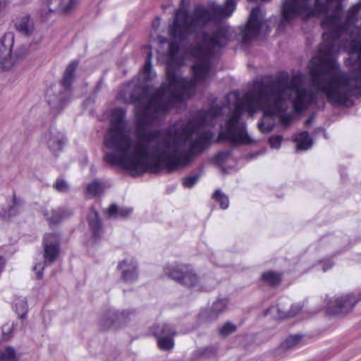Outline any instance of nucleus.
Wrapping results in <instances>:
<instances>
[{
    "instance_id": "f257e3e1",
    "label": "nucleus",
    "mask_w": 361,
    "mask_h": 361,
    "mask_svg": "<svg viewBox=\"0 0 361 361\" xmlns=\"http://www.w3.org/2000/svg\"><path fill=\"white\" fill-rule=\"evenodd\" d=\"M335 42L324 41L317 60L312 61L309 66V74L314 86L326 95L331 105L343 106L350 101L351 97L361 96V62L358 61L359 53L353 49L352 41L351 53L357 54V57L350 63L349 73H331V71L340 69L334 56Z\"/></svg>"
},
{
    "instance_id": "f03ea898",
    "label": "nucleus",
    "mask_w": 361,
    "mask_h": 361,
    "mask_svg": "<svg viewBox=\"0 0 361 361\" xmlns=\"http://www.w3.org/2000/svg\"><path fill=\"white\" fill-rule=\"evenodd\" d=\"M166 82H163L148 97L147 103L141 112L135 113L139 127L151 126L159 114H166L175 104L183 100L184 91L195 90L197 82L194 78L178 77L176 69L170 63L166 68Z\"/></svg>"
},
{
    "instance_id": "7ed1b4c3",
    "label": "nucleus",
    "mask_w": 361,
    "mask_h": 361,
    "mask_svg": "<svg viewBox=\"0 0 361 361\" xmlns=\"http://www.w3.org/2000/svg\"><path fill=\"white\" fill-rule=\"evenodd\" d=\"M147 144L137 143L135 152L130 156H127L130 149L124 152L116 149V152H106L103 157V161L109 165L118 166L125 170L135 173L137 176H142L147 173L158 174L162 170L171 173L168 166L169 157H171L170 152H164L157 155L154 161L148 162L147 159L149 153Z\"/></svg>"
},
{
    "instance_id": "20e7f679",
    "label": "nucleus",
    "mask_w": 361,
    "mask_h": 361,
    "mask_svg": "<svg viewBox=\"0 0 361 361\" xmlns=\"http://www.w3.org/2000/svg\"><path fill=\"white\" fill-rule=\"evenodd\" d=\"M229 40L228 30L221 27L211 35L204 32L202 39L190 48V54L196 60L190 66L195 80L203 82L208 78L212 68V59L216 54L215 49L225 47Z\"/></svg>"
},
{
    "instance_id": "39448f33",
    "label": "nucleus",
    "mask_w": 361,
    "mask_h": 361,
    "mask_svg": "<svg viewBox=\"0 0 361 361\" xmlns=\"http://www.w3.org/2000/svg\"><path fill=\"white\" fill-rule=\"evenodd\" d=\"M243 103H238L235 106L234 110L228 115L225 123V131L219 133L216 142L226 140L234 145H250L253 140L246 131V125L244 122H240L242 112L245 108L247 111L253 113L255 111L254 102H259L255 97L254 93H247Z\"/></svg>"
},
{
    "instance_id": "423d86ee",
    "label": "nucleus",
    "mask_w": 361,
    "mask_h": 361,
    "mask_svg": "<svg viewBox=\"0 0 361 361\" xmlns=\"http://www.w3.org/2000/svg\"><path fill=\"white\" fill-rule=\"evenodd\" d=\"M213 17L212 6L206 8L202 6H195L190 14L187 9L178 8L175 13L173 24L170 26V35L181 41H185L195 34L199 28L209 23Z\"/></svg>"
},
{
    "instance_id": "0eeeda50",
    "label": "nucleus",
    "mask_w": 361,
    "mask_h": 361,
    "mask_svg": "<svg viewBox=\"0 0 361 361\" xmlns=\"http://www.w3.org/2000/svg\"><path fill=\"white\" fill-rule=\"evenodd\" d=\"M285 87L286 83L282 79L267 84L259 83L255 90V97L267 104L264 111L265 116L273 117L286 111L283 97Z\"/></svg>"
},
{
    "instance_id": "6e6552de",
    "label": "nucleus",
    "mask_w": 361,
    "mask_h": 361,
    "mask_svg": "<svg viewBox=\"0 0 361 361\" xmlns=\"http://www.w3.org/2000/svg\"><path fill=\"white\" fill-rule=\"evenodd\" d=\"M111 128L104 137V145L110 149H121L124 152L132 147V139L126 133V111L115 109L111 115Z\"/></svg>"
},
{
    "instance_id": "1a4fd4ad",
    "label": "nucleus",
    "mask_w": 361,
    "mask_h": 361,
    "mask_svg": "<svg viewBox=\"0 0 361 361\" xmlns=\"http://www.w3.org/2000/svg\"><path fill=\"white\" fill-rule=\"evenodd\" d=\"M212 138V132L205 130L202 132L198 137L190 143L187 151L180 153L176 151L170 152L171 157H169L168 163L169 171L173 173L190 165L195 157L202 153L210 146Z\"/></svg>"
},
{
    "instance_id": "9d476101",
    "label": "nucleus",
    "mask_w": 361,
    "mask_h": 361,
    "mask_svg": "<svg viewBox=\"0 0 361 361\" xmlns=\"http://www.w3.org/2000/svg\"><path fill=\"white\" fill-rule=\"evenodd\" d=\"M317 11L312 4V0H283L281 4V17L285 21L296 18L304 20L316 16Z\"/></svg>"
},
{
    "instance_id": "9b49d317",
    "label": "nucleus",
    "mask_w": 361,
    "mask_h": 361,
    "mask_svg": "<svg viewBox=\"0 0 361 361\" xmlns=\"http://www.w3.org/2000/svg\"><path fill=\"white\" fill-rule=\"evenodd\" d=\"M164 273L168 278L189 288L195 287L200 282V277L188 264H168L164 268Z\"/></svg>"
},
{
    "instance_id": "f8f14e48",
    "label": "nucleus",
    "mask_w": 361,
    "mask_h": 361,
    "mask_svg": "<svg viewBox=\"0 0 361 361\" xmlns=\"http://www.w3.org/2000/svg\"><path fill=\"white\" fill-rule=\"evenodd\" d=\"M288 87L295 92V97L292 100L294 113L300 114L307 110L310 105L316 102L315 93L298 85L294 80L290 82Z\"/></svg>"
},
{
    "instance_id": "ddd939ff",
    "label": "nucleus",
    "mask_w": 361,
    "mask_h": 361,
    "mask_svg": "<svg viewBox=\"0 0 361 361\" xmlns=\"http://www.w3.org/2000/svg\"><path fill=\"white\" fill-rule=\"evenodd\" d=\"M61 237L57 233H47L42 238L43 258L47 265L54 264L61 254Z\"/></svg>"
},
{
    "instance_id": "4468645a",
    "label": "nucleus",
    "mask_w": 361,
    "mask_h": 361,
    "mask_svg": "<svg viewBox=\"0 0 361 361\" xmlns=\"http://www.w3.org/2000/svg\"><path fill=\"white\" fill-rule=\"evenodd\" d=\"M359 300L353 294L342 295L331 302L326 309V312L329 315L333 316L344 315L353 309Z\"/></svg>"
},
{
    "instance_id": "2eb2a0df",
    "label": "nucleus",
    "mask_w": 361,
    "mask_h": 361,
    "mask_svg": "<svg viewBox=\"0 0 361 361\" xmlns=\"http://www.w3.org/2000/svg\"><path fill=\"white\" fill-rule=\"evenodd\" d=\"M260 8L255 7L252 9L249 19L245 25L243 32V42H248L256 37L262 28V21L259 16Z\"/></svg>"
},
{
    "instance_id": "dca6fc26",
    "label": "nucleus",
    "mask_w": 361,
    "mask_h": 361,
    "mask_svg": "<svg viewBox=\"0 0 361 361\" xmlns=\"http://www.w3.org/2000/svg\"><path fill=\"white\" fill-rule=\"evenodd\" d=\"M14 44V34L6 32L1 39L0 63L3 70L8 71L13 67L11 50Z\"/></svg>"
},
{
    "instance_id": "f3484780",
    "label": "nucleus",
    "mask_w": 361,
    "mask_h": 361,
    "mask_svg": "<svg viewBox=\"0 0 361 361\" xmlns=\"http://www.w3.org/2000/svg\"><path fill=\"white\" fill-rule=\"evenodd\" d=\"M87 220L92 234V238L94 240H100L102 235L103 224L99 212L94 208L91 209L87 216Z\"/></svg>"
},
{
    "instance_id": "a211bd4d",
    "label": "nucleus",
    "mask_w": 361,
    "mask_h": 361,
    "mask_svg": "<svg viewBox=\"0 0 361 361\" xmlns=\"http://www.w3.org/2000/svg\"><path fill=\"white\" fill-rule=\"evenodd\" d=\"M79 66V61L77 60L72 61L66 67L63 77L60 80V85L63 90L70 92L72 84L75 78V71Z\"/></svg>"
},
{
    "instance_id": "6ab92c4d",
    "label": "nucleus",
    "mask_w": 361,
    "mask_h": 361,
    "mask_svg": "<svg viewBox=\"0 0 361 361\" xmlns=\"http://www.w3.org/2000/svg\"><path fill=\"white\" fill-rule=\"evenodd\" d=\"M79 0H49L47 6L50 12L68 13L71 11Z\"/></svg>"
},
{
    "instance_id": "aec40b11",
    "label": "nucleus",
    "mask_w": 361,
    "mask_h": 361,
    "mask_svg": "<svg viewBox=\"0 0 361 361\" xmlns=\"http://www.w3.org/2000/svg\"><path fill=\"white\" fill-rule=\"evenodd\" d=\"M130 312L123 310L121 312L109 311L104 315L100 320V327L102 330H107L113 326L116 322L121 320L126 315H128Z\"/></svg>"
},
{
    "instance_id": "412c9836",
    "label": "nucleus",
    "mask_w": 361,
    "mask_h": 361,
    "mask_svg": "<svg viewBox=\"0 0 361 361\" xmlns=\"http://www.w3.org/2000/svg\"><path fill=\"white\" fill-rule=\"evenodd\" d=\"M127 268L121 272V279L124 282H134L137 279V269L135 264L133 263L128 264L126 260H123L118 263V269H122Z\"/></svg>"
},
{
    "instance_id": "4be33fe9",
    "label": "nucleus",
    "mask_w": 361,
    "mask_h": 361,
    "mask_svg": "<svg viewBox=\"0 0 361 361\" xmlns=\"http://www.w3.org/2000/svg\"><path fill=\"white\" fill-rule=\"evenodd\" d=\"M283 277V272L269 269L262 274L260 280L269 286L275 288L281 283Z\"/></svg>"
},
{
    "instance_id": "5701e85b",
    "label": "nucleus",
    "mask_w": 361,
    "mask_h": 361,
    "mask_svg": "<svg viewBox=\"0 0 361 361\" xmlns=\"http://www.w3.org/2000/svg\"><path fill=\"white\" fill-rule=\"evenodd\" d=\"M152 332L156 339L160 338L176 336L177 332L173 326L169 324H157L152 326Z\"/></svg>"
},
{
    "instance_id": "b1692460",
    "label": "nucleus",
    "mask_w": 361,
    "mask_h": 361,
    "mask_svg": "<svg viewBox=\"0 0 361 361\" xmlns=\"http://www.w3.org/2000/svg\"><path fill=\"white\" fill-rule=\"evenodd\" d=\"M16 30L25 36H30L34 29L33 23L30 21V16L25 15L17 18L14 21Z\"/></svg>"
},
{
    "instance_id": "393cba45",
    "label": "nucleus",
    "mask_w": 361,
    "mask_h": 361,
    "mask_svg": "<svg viewBox=\"0 0 361 361\" xmlns=\"http://www.w3.org/2000/svg\"><path fill=\"white\" fill-rule=\"evenodd\" d=\"M44 215L48 221L49 226L52 227L60 224L66 215V212L63 209H58L56 210H51L50 212L45 211Z\"/></svg>"
},
{
    "instance_id": "a878e982",
    "label": "nucleus",
    "mask_w": 361,
    "mask_h": 361,
    "mask_svg": "<svg viewBox=\"0 0 361 361\" xmlns=\"http://www.w3.org/2000/svg\"><path fill=\"white\" fill-rule=\"evenodd\" d=\"M295 142L297 144V149L300 151L307 150L313 145V140L307 131H302L297 134Z\"/></svg>"
},
{
    "instance_id": "bb28decb",
    "label": "nucleus",
    "mask_w": 361,
    "mask_h": 361,
    "mask_svg": "<svg viewBox=\"0 0 361 361\" xmlns=\"http://www.w3.org/2000/svg\"><path fill=\"white\" fill-rule=\"evenodd\" d=\"M321 26L324 29L336 27H345V23L341 22V16L336 13L324 17L321 21Z\"/></svg>"
},
{
    "instance_id": "cd10ccee",
    "label": "nucleus",
    "mask_w": 361,
    "mask_h": 361,
    "mask_svg": "<svg viewBox=\"0 0 361 361\" xmlns=\"http://www.w3.org/2000/svg\"><path fill=\"white\" fill-rule=\"evenodd\" d=\"M228 300L226 298L219 299L216 300L211 307L209 313V318L210 319H216L219 317V314L224 312L228 306Z\"/></svg>"
},
{
    "instance_id": "c85d7f7f",
    "label": "nucleus",
    "mask_w": 361,
    "mask_h": 361,
    "mask_svg": "<svg viewBox=\"0 0 361 361\" xmlns=\"http://www.w3.org/2000/svg\"><path fill=\"white\" fill-rule=\"evenodd\" d=\"M132 209L126 207H118L116 204H112L107 209V214L110 218H126L132 213Z\"/></svg>"
},
{
    "instance_id": "c756f323",
    "label": "nucleus",
    "mask_w": 361,
    "mask_h": 361,
    "mask_svg": "<svg viewBox=\"0 0 361 361\" xmlns=\"http://www.w3.org/2000/svg\"><path fill=\"white\" fill-rule=\"evenodd\" d=\"M329 30L324 32L322 35L324 41H334L336 42L340 39L342 34L347 30L348 26L345 27H336L331 28H326Z\"/></svg>"
},
{
    "instance_id": "7c9ffc66",
    "label": "nucleus",
    "mask_w": 361,
    "mask_h": 361,
    "mask_svg": "<svg viewBox=\"0 0 361 361\" xmlns=\"http://www.w3.org/2000/svg\"><path fill=\"white\" fill-rule=\"evenodd\" d=\"M161 136V130H154L150 132L140 131L139 130L137 132V137L139 140H143L147 144L159 139Z\"/></svg>"
},
{
    "instance_id": "2f4dec72",
    "label": "nucleus",
    "mask_w": 361,
    "mask_h": 361,
    "mask_svg": "<svg viewBox=\"0 0 361 361\" xmlns=\"http://www.w3.org/2000/svg\"><path fill=\"white\" fill-rule=\"evenodd\" d=\"M361 10V1L353 4L347 11L345 17V23L352 24L357 18V15Z\"/></svg>"
},
{
    "instance_id": "473e14b6",
    "label": "nucleus",
    "mask_w": 361,
    "mask_h": 361,
    "mask_svg": "<svg viewBox=\"0 0 361 361\" xmlns=\"http://www.w3.org/2000/svg\"><path fill=\"white\" fill-rule=\"evenodd\" d=\"M212 198L219 204V207L222 209H226L229 206V200L220 189H216L212 194Z\"/></svg>"
},
{
    "instance_id": "72a5a7b5",
    "label": "nucleus",
    "mask_w": 361,
    "mask_h": 361,
    "mask_svg": "<svg viewBox=\"0 0 361 361\" xmlns=\"http://www.w3.org/2000/svg\"><path fill=\"white\" fill-rule=\"evenodd\" d=\"M102 190V183L98 180H93L86 186V193L88 198H93L101 193Z\"/></svg>"
},
{
    "instance_id": "f704fd0d",
    "label": "nucleus",
    "mask_w": 361,
    "mask_h": 361,
    "mask_svg": "<svg viewBox=\"0 0 361 361\" xmlns=\"http://www.w3.org/2000/svg\"><path fill=\"white\" fill-rule=\"evenodd\" d=\"M176 336H171L165 338H160L157 339V346L161 350H170L174 347V337Z\"/></svg>"
},
{
    "instance_id": "c9c22d12",
    "label": "nucleus",
    "mask_w": 361,
    "mask_h": 361,
    "mask_svg": "<svg viewBox=\"0 0 361 361\" xmlns=\"http://www.w3.org/2000/svg\"><path fill=\"white\" fill-rule=\"evenodd\" d=\"M199 130L198 127L194 123V121H189L183 127L181 136L185 140H189L192 135Z\"/></svg>"
},
{
    "instance_id": "e433bc0d",
    "label": "nucleus",
    "mask_w": 361,
    "mask_h": 361,
    "mask_svg": "<svg viewBox=\"0 0 361 361\" xmlns=\"http://www.w3.org/2000/svg\"><path fill=\"white\" fill-rule=\"evenodd\" d=\"M0 361H18L16 350L10 346L4 350H0Z\"/></svg>"
},
{
    "instance_id": "4c0bfd02",
    "label": "nucleus",
    "mask_w": 361,
    "mask_h": 361,
    "mask_svg": "<svg viewBox=\"0 0 361 361\" xmlns=\"http://www.w3.org/2000/svg\"><path fill=\"white\" fill-rule=\"evenodd\" d=\"M65 143V140L63 136L58 135L57 137H51L49 138L48 141V146L49 149L53 151H59L63 148V146Z\"/></svg>"
},
{
    "instance_id": "58836bf2",
    "label": "nucleus",
    "mask_w": 361,
    "mask_h": 361,
    "mask_svg": "<svg viewBox=\"0 0 361 361\" xmlns=\"http://www.w3.org/2000/svg\"><path fill=\"white\" fill-rule=\"evenodd\" d=\"M180 50V44L176 41H171L169 43L168 49V56L171 61H175Z\"/></svg>"
},
{
    "instance_id": "ea45409f",
    "label": "nucleus",
    "mask_w": 361,
    "mask_h": 361,
    "mask_svg": "<svg viewBox=\"0 0 361 361\" xmlns=\"http://www.w3.org/2000/svg\"><path fill=\"white\" fill-rule=\"evenodd\" d=\"M209 118L204 109H201L198 111L197 115V119L194 121V123L200 128L201 127L207 125L209 123Z\"/></svg>"
},
{
    "instance_id": "a19ab883",
    "label": "nucleus",
    "mask_w": 361,
    "mask_h": 361,
    "mask_svg": "<svg viewBox=\"0 0 361 361\" xmlns=\"http://www.w3.org/2000/svg\"><path fill=\"white\" fill-rule=\"evenodd\" d=\"M300 338L301 336L290 335L282 343L281 346L285 349L291 348L299 343Z\"/></svg>"
},
{
    "instance_id": "79ce46f5",
    "label": "nucleus",
    "mask_w": 361,
    "mask_h": 361,
    "mask_svg": "<svg viewBox=\"0 0 361 361\" xmlns=\"http://www.w3.org/2000/svg\"><path fill=\"white\" fill-rule=\"evenodd\" d=\"M237 330V326L230 322H227L223 324L219 329V334L221 336H227Z\"/></svg>"
},
{
    "instance_id": "37998d69",
    "label": "nucleus",
    "mask_w": 361,
    "mask_h": 361,
    "mask_svg": "<svg viewBox=\"0 0 361 361\" xmlns=\"http://www.w3.org/2000/svg\"><path fill=\"white\" fill-rule=\"evenodd\" d=\"M200 178V174H195L192 176H186L182 178V185L184 188H192Z\"/></svg>"
},
{
    "instance_id": "c03bdc74",
    "label": "nucleus",
    "mask_w": 361,
    "mask_h": 361,
    "mask_svg": "<svg viewBox=\"0 0 361 361\" xmlns=\"http://www.w3.org/2000/svg\"><path fill=\"white\" fill-rule=\"evenodd\" d=\"M278 117L279 118V121L281 123L286 127H288L290 125L291 121L293 120V116L291 114L285 112H281L279 114Z\"/></svg>"
},
{
    "instance_id": "a18cd8bd",
    "label": "nucleus",
    "mask_w": 361,
    "mask_h": 361,
    "mask_svg": "<svg viewBox=\"0 0 361 361\" xmlns=\"http://www.w3.org/2000/svg\"><path fill=\"white\" fill-rule=\"evenodd\" d=\"M209 119L213 120L219 116L221 114V108L220 106H212L209 109L205 110Z\"/></svg>"
},
{
    "instance_id": "49530a36",
    "label": "nucleus",
    "mask_w": 361,
    "mask_h": 361,
    "mask_svg": "<svg viewBox=\"0 0 361 361\" xmlns=\"http://www.w3.org/2000/svg\"><path fill=\"white\" fill-rule=\"evenodd\" d=\"M283 137L281 135H271L269 138V144L272 148H279L281 145Z\"/></svg>"
},
{
    "instance_id": "de8ad7c7",
    "label": "nucleus",
    "mask_w": 361,
    "mask_h": 361,
    "mask_svg": "<svg viewBox=\"0 0 361 361\" xmlns=\"http://www.w3.org/2000/svg\"><path fill=\"white\" fill-rule=\"evenodd\" d=\"M54 188L59 192H66L68 186L63 179H57L54 185Z\"/></svg>"
},
{
    "instance_id": "09e8293b",
    "label": "nucleus",
    "mask_w": 361,
    "mask_h": 361,
    "mask_svg": "<svg viewBox=\"0 0 361 361\" xmlns=\"http://www.w3.org/2000/svg\"><path fill=\"white\" fill-rule=\"evenodd\" d=\"M20 199H18L16 196V192H13V204L9 207L8 212L10 215H14L16 214V212H13L14 208L16 207H18L20 205Z\"/></svg>"
},
{
    "instance_id": "8fccbe9b",
    "label": "nucleus",
    "mask_w": 361,
    "mask_h": 361,
    "mask_svg": "<svg viewBox=\"0 0 361 361\" xmlns=\"http://www.w3.org/2000/svg\"><path fill=\"white\" fill-rule=\"evenodd\" d=\"M152 69V65L151 63V54H149L146 59L145 64L143 66V72L146 74H149Z\"/></svg>"
},
{
    "instance_id": "3c124183",
    "label": "nucleus",
    "mask_w": 361,
    "mask_h": 361,
    "mask_svg": "<svg viewBox=\"0 0 361 361\" xmlns=\"http://www.w3.org/2000/svg\"><path fill=\"white\" fill-rule=\"evenodd\" d=\"M301 310V307L298 305H292L289 312V317H293L299 313Z\"/></svg>"
},
{
    "instance_id": "603ef678",
    "label": "nucleus",
    "mask_w": 361,
    "mask_h": 361,
    "mask_svg": "<svg viewBox=\"0 0 361 361\" xmlns=\"http://www.w3.org/2000/svg\"><path fill=\"white\" fill-rule=\"evenodd\" d=\"M229 155L228 152H221L216 154L215 159L218 160H223Z\"/></svg>"
},
{
    "instance_id": "864d4df0",
    "label": "nucleus",
    "mask_w": 361,
    "mask_h": 361,
    "mask_svg": "<svg viewBox=\"0 0 361 361\" xmlns=\"http://www.w3.org/2000/svg\"><path fill=\"white\" fill-rule=\"evenodd\" d=\"M5 259L3 256L0 255V274L4 271L5 267Z\"/></svg>"
},
{
    "instance_id": "5fc2aeb1",
    "label": "nucleus",
    "mask_w": 361,
    "mask_h": 361,
    "mask_svg": "<svg viewBox=\"0 0 361 361\" xmlns=\"http://www.w3.org/2000/svg\"><path fill=\"white\" fill-rule=\"evenodd\" d=\"M131 99L135 104L140 103L141 102V96L140 95H136V96H132Z\"/></svg>"
},
{
    "instance_id": "6e6d98bb",
    "label": "nucleus",
    "mask_w": 361,
    "mask_h": 361,
    "mask_svg": "<svg viewBox=\"0 0 361 361\" xmlns=\"http://www.w3.org/2000/svg\"><path fill=\"white\" fill-rule=\"evenodd\" d=\"M314 121V115L310 116L305 122V126H310Z\"/></svg>"
},
{
    "instance_id": "4d7b16f0",
    "label": "nucleus",
    "mask_w": 361,
    "mask_h": 361,
    "mask_svg": "<svg viewBox=\"0 0 361 361\" xmlns=\"http://www.w3.org/2000/svg\"><path fill=\"white\" fill-rule=\"evenodd\" d=\"M49 90H48V91L47 92L46 97H47V103L50 105V104H51V99L49 98Z\"/></svg>"
},
{
    "instance_id": "13d9d810",
    "label": "nucleus",
    "mask_w": 361,
    "mask_h": 361,
    "mask_svg": "<svg viewBox=\"0 0 361 361\" xmlns=\"http://www.w3.org/2000/svg\"><path fill=\"white\" fill-rule=\"evenodd\" d=\"M159 18H157L155 20H154V21H153V23H152V25H153L154 27H157V26H158V25H159Z\"/></svg>"
},
{
    "instance_id": "bf43d9fd",
    "label": "nucleus",
    "mask_w": 361,
    "mask_h": 361,
    "mask_svg": "<svg viewBox=\"0 0 361 361\" xmlns=\"http://www.w3.org/2000/svg\"><path fill=\"white\" fill-rule=\"evenodd\" d=\"M263 126H264V123H263V122H260V123H259V124H258V127H259V130H260L261 131H262V132H264Z\"/></svg>"
},
{
    "instance_id": "052dcab7",
    "label": "nucleus",
    "mask_w": 361,
    "mask_h": 361,
    "mask_svg": "<svg viewBox=\"0 0 361 361\" xmlns=\"http://www.w3.org/2000/svg\"><path fill=\"white\" fill-rule=\"evenodd\" d=\"M42 276H43V274H42V271H39V272L37 274V278L38 279H41L42 278Z\"/></svg>"
},
{
    "instance_id": "680f3d73",
    "label": "nucleus",
    "mask_w": 361,
    "mask_h": 361,
    "mask_svg": "<svg viewBox=\"0 0 361 361\" xmlns=\"http://www.w3.org/2000/svg\"><path fill=\"white\" fill-rule=\"evenodd\" d=\"M334 266V263L329 262V264L327 265V268H331Z\"/></svg>"
},
{
    "instance_id": "e2e57ef3",
    "label": "nucleus",
    "mask_w": 361,
    "mask_h": 361,
    "mask_svg": "<svg viewBox=\"0 0 361 361\" xmlns=\"http://www.w3.org/2000/svg\"><path fill=\"white\" fill-rule=\"evenodd\" d=\"M165 135H171V132L170 131H166L165 133Z\"/></svg>"
},
{
    "instance_id": "0e129e2a",
    "label": "nucleus",
    "mask_w": 361,
    "mask_h": 361,
    "mask_svg": "<svg viewBox=\"0 0 361 361\" xmlns=\"http://www.w3.org/2000/svg\"><path fill=\"white\" fill-rule=\"evenodd\" d=\"M37 266L41 267V265H40V264H39V265H35V267H34V269H35V270H37Z\"/></svg>"
},
{
    "instance_id": "69168bd1",
    "label": "nucleus",
    "mask_w": 361,
    "mask_h": 361,
    "mask_svg": "<svg viewBox=\"0 0 361 361\" xmlns=\"http://www.w3.org/2000/svg\"><path fill=\"white\" fill-rule=\"evenodd\" d=\"M54 97L58 98L59 95H54Z\"/></svg>"
}]
</instances>
